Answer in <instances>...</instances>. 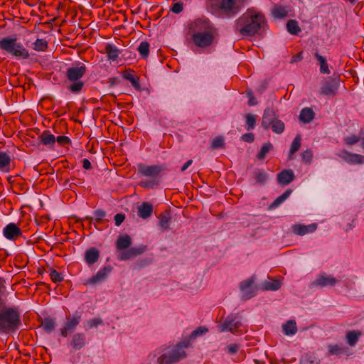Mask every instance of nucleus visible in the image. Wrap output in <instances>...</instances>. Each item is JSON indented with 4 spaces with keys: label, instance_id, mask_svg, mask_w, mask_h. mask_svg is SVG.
I'll return each mask as SVG.
<instances>
[{
    "label": "nucleus",
    "instance_id": "1",
    "mask_svg": "<svg viewBox=\"0 0 364 364\" xmlns=\"http://www.w3.org/2000/svg\"><path fill=\"white\" fill-rule=\"evenodd\" d=\"M265 16L254 9H248L235 21L234 28L243 36H253L264 26Z\"/></svg>",
    "mask_w": 364,
    "mask_h": 364
},
{
    "label": "nucleus",
    "instance_id": "2",
    "mask_svg": "<svg viewBox=\"0 0 364 364\" xmlns=\"http://www.w3.org/2000/svg\"><path fill=\"white\" fill-rule=\"evenodd\" d=\"M5 289V280L0 277V333H9L16 331L21 322L17 308L4 306L1 296Z\"/></svg>",
    "mask_w": 364,
    "mask_h": 364
},
{
    "label": "nucleus",
    "instance_id": "3",
    "mask_svg": "<svg viewBox=\"0 0 364 364\" xmlns=\"http://www.w3.org/2000/svg\"><path fill=\"white\" fill-rule=\"evenodd\" d=\"M192 31V41L199 48H206L212 45L215 38V31L208 18H198L190 25Z\"/></svg>",
    "mask_w": 364,
    "mask_h": 364
},
{
    "label": "nucleus",
    "instance_id": "4",
    "mask_svg": "<svg viewBox=\"0 0 364 364\" xmlns=\"http://www.w3.org/2000/svg\"><path fill=\"white\" fill-rule=\"evenodd\" d=\"M246 0H207V9L214 15L231 18L238 14Z\"/></svg>",
    "mask_w": 364,
    "mask_h": 364
},
{
    "label": "nucleus",
    "instance_id": "5",
    "mask_svg": "<svg viewBox=\"0 0 364 364\" xmlns=\"http://www.w3.org/2000/svg\"><path fill=\"white\" fill-rule=\"evenodd\" d=\"M189 346L188 341L178 343L173 346L162 348L156 358L157 364H176L186 357L185 350Z\"/></svg>",
    "mask_w": 364,
    "mask_h": 364
},
{
    "label": "nucleus",
    "instance_id": "6",
    "mask_svg": "<svg viewBox=\"0 0 364 364\" xmlns=\"http://www.w3.org/2000/svg\"><path fill=\"white\" fill-rule=\"evenodd\" d=\"M87 71L85 65L77 63L76 65L68 68L65 71V78L70 82L67 89L73 94H80L85 87V82L81 79Z\"/></svg>",
    "mask_w": 364,
    "mask_h": 364
},
{
    "label": "nucleus",
    "instance_id": "7",
    "mask_svg": "<svg viewBox=\"0 0 364 364\" xmlns=\"http://www.w3.org/2000/svg\"><path fill=\"white\" fill-rule=\"evenodd\" d=\"M0 49L18 59H27L28 50L16 38L4 37L0 39Z\"/></svg>",
    "mask_w": 364,
    "mask_h": 364
},
{
    "label": "nucleus",
    "instance_id": "8",
    "mask_svg": "<svg viewBox=\"0 0 364 364\" xmlns=\"http://www.w3.org/2000/svg\"><path fill=\"white\" fill-rule=\"evenodd\" d=\"M340 87V80L337 77H329L322 81L319 95L322 96L334 97L337 95Z\"/></svg>",
    "mask_w": 364,
    "mask_h": 364
},
{
    "label": "nucleus",
    "instance_id": "9",
    "mask_svg": "<svg viewBox=\"0 0 364 364\" xmlns=\"http://www.w3.org/2000/svg\"><path fill=\"white\" fill-rule=\"evenodd\" d=\"M81 321V316L79 312L76 311L73 315L66 316L65 322L60 329V335L65 338L70 333H73L80 324Z\"/></svg>",
    "mask_w": 364,
    "mask_h": 364
},
{
    "label": "nucleus",
    "instance_id": "10",
    "mask_svg": "<svg viewBox=\"0 0 364 364\" xmlns=\"http://www.w3.org/2000/svg\"><path fill=\"white\" fill-rule=\"evenodd\" d=\"M138 173L150 178H156L160 173L168 170L166 165H146L144 164H139L137 165Z\"/></svg>",
    "mask_w": 364,
    "mask_h": 364
},
{
    "label": "nucleus",
    "instance_id": "11",
    "mask_svg": "<svg viewBox=\"0 0 364 364\" xmlns=\"http://www.w3.org/2000/svg\"><path fill=\"white\" fill-rule=\"evenodd\" d=\"M241 322L235 316L230 315L217 328L220 333L231 332L232 333H235L241 327Z\"/></svg>",
    "mask_w": 364,
    "mask_h": 364
},
{
    "label": "nucleus",
    "instance_id": "12",
    "mask_svg": "<svg viewBox=\"0 0 364 364\" xmlns=\"http://www.w3.org/2000/svg\"><path fill=\"white\" fill-rule=\"evenodd\" d=\"M255 277H251L247 279L243 280L240 283V289L242 293V297L245 300L250 299L256 295L255 288L253 287L255 283Z\"/></svg>",
    "mask_w": 364,
    "mask_h": 364
},
{
    "label": "nucleus",
    "instance_id": "13",
    "mask_svg": "<svg viewBox=\"0 0 364 364\" xmlns=\"http://www.w3.org/2000/svg\"><path fill=\"white\" fill-rule=\"evenodd\" d=\"M337 156L350 165L364 164V156L349 152L346 149L340 151Z\"/></svg>",
    "mask_w": 364,
    "mask_h": 364
},
{
    "label": "nucleus",
    "instance_id": "14",
    "mask_svg": "<svg viewBox=\"0 0 364 364\" xmlns=\"http://www.w3.org/2000/svg\"><path fill=\"white\" fill-rule=\"evenodd\" d=\"M4 236L9 240H16L22 235V230L14 223H10L3 229Z\"/></svg>",
    "mask_w": 364,
    "mask_h": 364
},
{
    "label": "nucleus",
    "instance_id": "15",
    "mask_svg": "<svg viewBox=\"0 0 364 364\" xmlns=\"http://www.w3.org/2000/svg\"><path fill=\"white\" fill-rule=\"evenodd\" d=\"M279 119L277 112L272 107H267L264 109L262 119V127L267 130L270 126Z\"/></svg>",
    "mask_w": 364,
    "mask_h": 364
},
{
    "label": "nucleus",
    "instance_id": "16",
    "mask_svg": "<svg viewBox=\"0 0 364 364\" xmlns=\"http://www.w3.org/2000/svg\"><path fill=\"white\" fill-rule=\"evenodd\" d=\"M317 228L318 225L316 223L309 225L294 224L291 226V231L296 235L304 236L314 232Z\"/></svg>",
    "mask_w": 364,
    "mask_h": 364
},
{
    "label": "nucleus",
    "instance_id": "17",
    "mask_svg": "<svg viewBox=\"0 0 364 364\" xmlns=\"http://www.w3.org/2000/svg\"><path fill=\"white\" fill-rule=\"evenodd\" d=\"M339 282V279L333 277L332 275L323 274L318 276L316 279L313 282V285L321 287H325L328 286L333 287Z\"/></svg>",
    "mask_w": 364,
    "mask_h": 364
},
{
    "label": "nucleus",
    "instance_id": "18",
    "mask_svg": "<svg viewBox=\"0 0 364 364\" xmlns=\"http://www.w3.org/2000/svg\"><path fill=\"white\" fill-rule=\"evenodd\" d=\"M146 250L145 246L132 247L119 253L118 259L121 261L128 260L141 255Z\"/></svg>",
    "mask_w": 364,
    "mask_h": 364
},
{
    "label": "nucleus",
    "instance_id": "19",
    "mask_svg": "<svg viewBox=\"0 0 364 364\" xmlns=\"http://www.w3.org/2000/svg\"><path fill=\"white\" fill-rule=\"evenodd\" d=\"M112 268L111 266L107 265L100 269L95 275L92 276L87 280V284H95L103 282L111 272Z\"/></svg>",
    "mask_w": 364,
    "mask_h": 364
},
{
    "label": "nucleus",
    "instance_id": "20",
    "mask_svg": "<svg viewBox=\"0 0 364 364\" xmlns=\"http://www.w3.org/2000/svg\"><path fill=\"white\" fill-rule=\"evenodd\" d=\"M294 173L291 169H284L277 174V180L278 183L286 186L294 181Z\"/></svg>",
    "mask_w": 364,
    "mask_h": 364
},
{
    "label": "nucleus",
    "instance_id": "21",
    "mask_svg": "<svg viewBox=\"0 0 364 364\" xmlns=\"http://www.w3.org/2000/svg\"><path fill=\"white\" fill-rule=\"evenodd\" d=\"M70 344L74 350H80L86 345V336L83 333H75L72 337Z\"/></svg>",
    "mask_w": 364,
    "mask_h": 364
},
{
    "label": "nucleus",
    "instance_id": "22",
    "mask_svg": "<svg viewBox=\"0 0 364 364\" xmlns=\"http://www.w3.org/2000/svg\"><path fill=\"white\" fill-rule=\"evenodd\" d=\"M11 156L5 151H0V171L9 173L11 171Z\"/></svg>",
    "mask_w": 364,
    "mask_h": 364
},
{
    "label": "nucleus",
    "instance_id": "23",
    "mask_svg": "<svg viewBox=\"0 0 364 364\" xmlns=\"http://www.w3.org/2000/svg\"><path fill=\"white\" fill-rule=\"evenodd\" d=\"M153 213V205L148 202H143L138 208V215L143 219L149 218Z\"/></svg>",
    "mask_w": 364,
    "mask_h": 364
},
{
    "label": "nucleus",
    "instance_id": "24",
    "mask_svg": "<svg viewBox=\"0 0 364 364\" xmlns=\"http://www.w3.org/2000/svg\"><path fill=\"white\" fill-rule=\"evenodd\" d=\"M56 318L46 317L41 322V327L47 334H50L56 327Z\"/></svg>",
    "mask_w": 364,
    "mask_h": 364
},
{
    "label": "nucleus",
    "instance_id": "25",
    "mask_svg": "<svg viewBox=\"0 0 364 364\" xmlns=\"http://www.w3.org/2000/svg\"><path fill=\"white\" fill-rule=\"evenodd\" d=\"M100 257V252L95 247H90L85 251V259L88 264L95 263Z\"/></svg>",
    "mask_w": 364,
    "mask_h": 364
},
{
    "label": "nucleus",
    "instance_id": "26",
    "mask_svg": "<svg viewBox=\"0 0 364 364\" xmlns=\"http://www.w3.org/2000/svg\"><path fill=\"white\" fill-rule=\"evenodd\" d=\"M105 49L109 60H117L119 55L120 54V50L117 48V46L112 44H107Z\"/></svg>",
    "mask_w": 364,
    "mask_h": 364
},
{
    "label": "nucleus",
    "instance_id": "27",
    "mask_svg": "<svg viewBox=\"0 0 364 364\" xmlns=\"http://www.w3.org/2000/svg\"><path fill=\"white\" fill-rule=\"evenodd\" d=\"M132 244V239L129 235H121L116 242V247L117 250H124L127 249Z\"/></svg>",
    "mask_w": 364,
    "mask_h": 364
},
{
    "label": "nucleus",
    "instance_id": "28",
    "mask_svg": "<svg viewBox=\"0 0 364 364\" xmlns=\"http://www.w3.org/2000/svg\"><path fill=\"white\" fill-rule=\"evenodd\" d=\"M315 116V113L311 108L306 107L301 109L299 114V120L304 123L311 122Z\"/></svg>",
    "mask_w": 364,
    "mask_h": 364
},
{
    "label": "nucleus",
    "instance_id": "29",
    "mask_svg": "<svg viewBox=\"0 0 364 364\" xmlns=\"http://www.w3.org/2000/svg\"><path fill=\"white\" fill-rule=\"evenodd\" d=\"M159 225L161 230L164 231L169 228L171 218L168 212H163L159 215Z\"/></svg>",
    "mask_w": 364,
    "mask_h": 364
},
{
    "label": "nucleus",
    "instance_id": "30",
    "mask_svg": "<svg viewBox=\"0 0 364 364\" xmlns=\"http://www.w3.org/2000/svg\"><path fill=\"white\" fill-rule=\"evenodd\" d=\"M41 142L43 145L52 146L55 142V137L48 130H45L39 136Z\"/></svg>",
    "mask_w": 364,
    "mask_h": 364
},
{
    "label": "nucleus",
    "instance_id": "31",
    "mask_svg": "<svg viewBox=\"0 0 364 364\" xmlns=\"http://www.w3.org/2000/svg\"><path fill=\"white\" fill-rule=\"evenodd\" d=\"M271 13L276 18H283L288 14L287 9L281 4H275L271 11Z\"/></svg>",
    "mask_w": 364,
    "mask_h": 364
},
{
    "label": "nucleus",
    "instance_id": "32",
    "mask_svg": "<svg viewBox=\"0 0 364 364\" xmlns=\"http://www.w3.org/2000/svg\"><path fill=\"white\" fill-rule=\"evenodd\" d=\"M283 332L287 336L294 335L297 332V326L295 321L289 320L282 326Z\"/></svg>",
    "mask_w": 364,
    "mask_h": 364
},
{
    "label": "nucleus",
    "instance_id": "33",
    "mask_svg": "<svg viewBox=\"0 0 364 364\" xmlns=\"http://www.w3.org/2000/svg\"><path fill=\"white\" fill-rule=\"evenodd\" d=\"M94 216H86L85 220H88L90 223H92L93 220L97 223H102L103 219L106 216V213L102 209H97L93 213Z\"/></svg>",
    "mask_w": 364,
    "mask_h": 364
},
{
    "label": "nucleus",
    "instance_id": "34",
    "mask_svg": "<svg viewBox=\"0 0 364 364\" xmlns=\"http://www.w3.org/2000/svg\"><path fill=\"white\" fill-rule=\"evenodd\" d=\"M315 58L318 62L320 67V72L323 74H329L330 70L327 63V60L325 57L321 55L318 53L314 54Z\"/></svg>",
    "mask_w": 364,
    "mask_h": 364
},
{
    "label": "nucleus",
    "instance_id": "35",
    "mask_svg": "<svg viewBox=\"0 0 364 364\" xmlns=\"http://www.w3.org/2000/svg\"><path fill=\"white\" fill-rule=\"evenodd\" d=\"M361 334L362 333L360 331H350L347 332L346 341L348 344L350 346H354L358 341V339Z\"/></svg>",
    "mask_w": 364,
    "mask_h": 364
},
{
    "label": "nucleus",
    "instance_id": "36",
    "mask_svg": "<svg viewBox=\"0 0 364 364\" xmlns=\"http://www.w3.org/2000/svg\"><path fill=\"white\" fill-rule=\"evenodd\" d=\"M291 193V191L288 189L286 191H284L281 196L277 197L274 202L270 205L269 208L271 209H274L277 208L279 205H280L282 203H284L290 196Z\"/></svg>",
    "mask_w": 364,
    "mask_h": 364
},
{
    "label": "nucleus",
    "instance_id": "37",
    "mask_svg": "<svg viewBox=\"0 0 364 364\" xmlns=\"http://www.w3.org/2000/svg\"><path fill=\"white\" fill-rule=\"evenodd\" d=\"M346 352V348L341 344H334L328 346V353L331 355H341Z\"/></svg>",
    "mask_w": 364,
    "mask_h": 364
},
{
    "label": "nucleus",
    "instance_id": "38",
    "mask_svg": "<svg viewBox=\"0 0 364 364\" xmlns=\"http://www.w3.org/2000/svg\"><path fill=\"white\" fill-rule=\"evenodd\" d=\"M287 28L288 32L292 35H297L301 31L297 21L295 20H289L287 23Z\"/></svg>",
    "mask_w": 364,
    "mask_h": 364
},
{
    "label": "nucleus",
    "instance_id": "39",
    "mask_svg": "<svg viewBox=\"0 0 364 364\" xmlns=\"http://www.w3.org/2000/svg\"><path fill=\"white\" fill-rule=\"evenodd\" d=\"M124 77L129 80L132 85L137 90H139L141 89L140 83L139 81V78L136 77L133 73H126L124 75Z\"/></svg>",
    "mask_w": 364,
    "mask_h": 364
},
{
    "label": "nucleus",
    "instance_id": "40",
    "mask_svg": "<svg viewBox=\"0 0 364 364\" xmlns=\"http://www.w3.org/2000/svg\"><path fill=\"white\" fill-rule=\"evenodd\" d=\"M256 183L263 184L267 180V173L263 169H257L254 172Z\"/></svg>",
    "mask_w": 364,
    "mask_h": 364
},
{
    "label": "nucleus",
    "instance_id": "41",
    "mask_svg": "<svg viewBox=\"0 0 364 364\" xmlns=\"http://www.w3.org/2000/svg\"><path fill=\"white\" fill-rule=\"evenodd\" d=\"M300 146H301V136L299 134H297L296 136V137L294 139V140L291 144L289 159H291V155L295 154L299 149Z\"/></svg>",
    "mask_w": 364,
    "mask_h": 364
},
{
    "label": "nucleus",
    "instance_id": "42",
    "mask_svg": "<svg viewBox=\"0 0 364 364\" xmlns=\"http://www.w3.org/2000/svg\"><path fill=\"white\" fill-rule=\"evenodd\" d=\"M137 50L142 58H146L149 54V43L146 41L141 42Z\"/></svg>",
    "mask_w": 364,
    "mask_h": 364
},
{
    "label": "nucleus",
    "instance_id": "43",
    "mask_svg": "<svg viewBox=\"0 0 364 364\" xmlns=\"http://www.w3.org/2000/svg\"><path fill=\"white\" fill-rule=\"evenodd\" d=\"M273 148L272 143L266 142L261 147L257 157L259 160H262L265 158L267 154Z\"/></svg>",
    "mask_w": 364,
    "mask_h": 364
},
{
    "label": "nucleus",
    "instance_id": "44",
    "mask_svg": "<svg viewBox=\"0 0 364 364\" xmlns=\"http://www.w3.org/2000/svg\"><path fill=\"white\" fill-rule=\"evenodd\" d=\"M270 128L273 132L280 134L284 131L285 125L282 120L278 119L270 126Z\"/></svg>",
    "mask_w": 364,
    "mask_h": 364
},
{
    "label": "nucleus",
    "instance_id": "45",
    "mask_svg": "<svg viewBox=\"0 0 364 364\" xmlns=\"http://www.w3.org/2000/svg\"><path fill=\"white\" fill-rule=\"evenodd\" d=\"M281 287V284L278 280H272L265 282L263 284V289L265 290L277 291Z\"/></svg>",
    "mask_w": 364,
    "mask_h": 364
},
{
    "label": "nucleus",
    "instance_id": "46",
    "mask_svg": "<svg viewBox=\"0 0 364 364\" xmlns=\"http://www.w3.org/2000/svg\"><path fill=\"white\" fill-rule=\"evenodd\" d=\"M48 48V42L41 38H38L33 43V49L37 51H45Z\"/></svg>",
    "mask_w": 364,
    "mask_h": 364
},
{
    "label": "nucleus",
    "instance_id": "47",
    "mask_svg": "<svg viewBox=\"0 0 364 364\" xmlns=\"http://www.w3.org/2000/svg\"><path fill=\"white\" fill-rule=\"evenodd\" d=\"M225 146V139L222 136H216L211 142L210 147L213 149H218L224 148Z\"/></svg>",
    "mask_w": 364,
    "mask_h": 364
},
{
    "label": "nucleus",
    "instance_id": "48",
    "mask_svg": "<svg viewBox=\"0 0 364 364\" xmlns=\"http://www.w3.org/2000/svg\"><path fill=\"white\" fill-rule=\"evenodd\" d=\"M256 117L252 114H246V125L245 128L247 131L252 130L256 125Z\"/></svg>",
    "mask_w": 364,
    "mask_h": 364
},
{
    "label": "nucleus",
    "instance_id": "49",
    "mask_svg": "<svg viewBox=\"0 0 364 364\" xmlns=\"http://www.w3.org/2000/svg\"><path fill=\"white\" fill-rule=\"evenodd\" d=\"M208 331V328L205 326H199L196 330L192 331L189 336V338L193 340L198 336L205 334Z\"/></svg>",
    "mask_w": 364,
    "mask_h": 364
},
{
    "label": "nucleus",
    "instance_id": "50",
    "mask_svg": "<svg viewBox=\"0 0 364 364\" xmlns=\"http://www.w3.org/2000/svg\"><path fill=\"white\" fill-rule=\"evenodd\" d=\"M50 277L53 282L59 283L63 281L64 277L62 274L57 272L55 269H51L50 272Z\"/></svg>",
    "mask_w": 364,
    "mask_h": 364
},
{
    "label": "nucleus",
    "instance_id": "51",
    "mask_svg": "<svg viewBox=\"0 0 364 364\" xmlns=\"http://www.w3.org/2000/svg\"><path fill=\"white\" fill-rule=\"evenodd\" d=\"M102 323V320L101 318H92L86 321V323H85V329H91L94 327H97L98 325H100Z\"/></svg>",
    "mask_w": 364,
    "mask_h": 364
},
{
    "label": "nucleus",
    "instance_id": "52",
    "mask_svg": "<svg viewBox=\"0 0 364 364\" xmlns=\"http://www.w3.org/2000/svg\"><path fill=\"white\" fill-rule=\"evenodd\" d=\"M300 364H319V362L313 355H306L301 359Z\"/></svg>",
    "mask_w": 364,
    "mask_h": 364
},
{
    "label": "nucleus",
    "instance_id": "53",
    "mask_svg": "<svg viewBox=\"0 0 364 364\" xmlns=\"http://www.w3.org/2000/svg\"><path fill=\"white\" fill-rule=\"evenodd\" d=\"M240 347V346L237 343H231L225 348V351L229 355H234L237 353Z\"/></svg>",
    "mask_w": 364,
    "mask_h": 364
},
{
    "label": "nucleus",
    "instance_id": "54",
    "mask_svg": "<svg viewBox=\"0 0 364 364\" xmlns=\"http://www.w3.org/2000/svg\"><path fill=\"white\" fill-rule=\"evenodd\" d=\"M360 140V138L356 135H351L346 136L344 139V143L347 145H353L358 143Z\"/></svg>",
    "mask_w": 364,
    "mask_h": 364
},
{
    "label": "nucleus",
    "instance_id": "55",
    "mask_svg": "<svg viewBox=\"0 0 364 364\" xmlns=\"http://www.w3.org/2000/svg\"><path fill=\"white\" fill-rule=\"evenodd\" d=\"M55 141L61 146L71 144V140L66 136H58L55 138Z\"/></svg>",
    "mask_w": 364,
    "mask_h": 364
},
{
    "label": "nucleus",
    "instance_id": "56",
    "mask_svg": "<svg viewBox=\"0 0 364 364\" xmlns=\"http://www.w3.org/2000/svg\"><path fill=\"white\" fill-rule=\"evenodd\" d=\"M301 157L305 163H310L313 157L312 151L309 149H306L302 153Z\"/></svg>",
    "mask_w": 364,
    "mask_h": 364
},
{
    "label": "nucleus",
    "instance_id": "57",
    "mask_svg": "<svg viewBox=\"0 0 364 364\" xmlns=\"http://www.w3.org/2000/svg\"><path fill=\"white\" fill-rule=\"evenodd\" d=\"M183 9V4L181 2H176L173 4L171 11L175 14H180Z\"/></svg>",
    "mask_w": 364,
    "mask_h": 364
},
{
    "label": "nucleus",
    "instance_id": "58",
    "mask_svg": "<svg viewBox=\"0 0 364 364\" xmlns=\"http://www.w3.org/2000/svg\"><path fill=\"white\" fill-rule=\"evenodd\" d=\"M114 223L117 226H119L125 220V215L122 213H117L114 215Z\"/></svg>",
    "mask_w": 364,
    "mask_h": 364
},
{
    "label": "nucleus",
    "instance_id": "59",
    "mask_svg": "<svg viewBox=\"0 0 364 364\" xmlns=\"http://www.w3.org/2000/svg\"><path fill=\"white\" fill-rule=\"evenodd\" d=\"M158 181H140L139 185L143 188H152L154 186H158Z\"/></svg>",
    "mask_w": 364,
    "mask_h": 364
},
{
    "label": "nucleus",
    "instance_id": "60",
    "mask_svg": "<svg viewBox=\"0 0 364 364\" xmlns=\"http://www.w3.org/2000/svg\"><path fill=\"white\" fill-rule=\"evenodd\" d=\"M242 139L243 141L249 143H252L254 141L255 136L254 134L252 133H247L244 135H242Z\"/></svg>",
    "mask_w": 364,
    "mask_h": 364
},
{
    "label": "nucleus",
    "instance_id": "61",
    "mask_svg": "<svg viewBox=\"0 0 364 364\" xmlns=\"http://www.w3.org/2000/svg\"><path fill=\"white\" fill-rule=\"evenodd\" d=\"M302 58H303L302 53L301 52L298 53L297 54H296L291 57L290 63H295L299 62L302 60Z\"/></svg>",
    "mask_w": 364,
    "mask_h": 364
},
{
    "label": "nucleus",
    "instance_id": "62",
    "mask_svg": "<svg viewBox=\"0 0 364 364\" xmlns=\"http://www.w3.org/2000/svg\"><path fill=\"white\" fill-rule=\"evenodd\" d=\"M82 167L86 170L90 169L92 168L90 161L87 159H84L82 160Z\"/></svg>",
    "mask_w": 364,
    "mask_h": 364
},
{
    "label": "nucleus",
    "instance_id": "63",
    "mask_svg": "<svg viewBox=\"0 0 364 364\" xmlns=\"http://www.w3.org/2000/svg\"><path fill=\"white\" fill-rule=\"evenodd\" d=\"M248 95L250 96V99L248 100V105L250 106H254L257 104V100L252 95L250 92L248 93Z\"/></svg>",
    "mask_w": 364,
    "mask_h": 364
},
{
    "label": "nucleus",
    "instance_id": "64",
    "mask_svg": "<svg viewBox=\"0 0 364 364\" xmlns=\"http://www.w3.org/2000/svg\"><path fill=\"white\" fill-rule=\"evenodd\" d=\"M193 164V160L192 159H189L184 164L183 166L181 167V171L183 172L185 171L191 164Z\"/></svg>",
    "mask_w": 364,
    "mask_h": 364
}]
</instances>
